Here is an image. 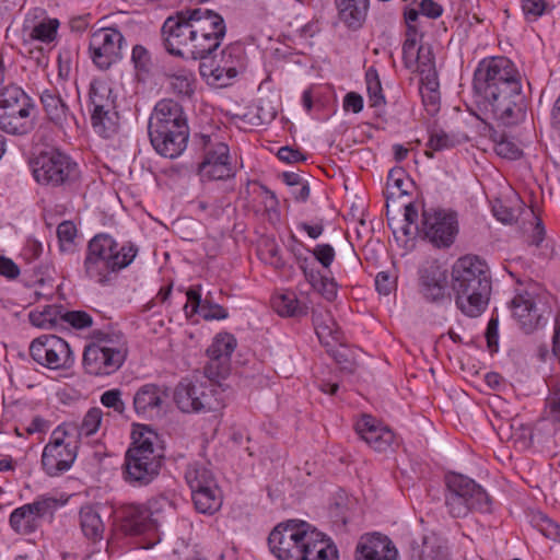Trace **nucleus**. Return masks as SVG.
<instances>
[{
	"label": "nucleus",
	"mask_w": 560,
	"mask_h": 560,
	"mask_svg": "<svg viewBox=\"0 0 560 560\" xmlns=\"http://www.w3.org/2000/svg\"><path fill=\"white\" fill-rule=\"evenodd\" d=\"M268 545L279 560H338L337 548L303 521L277 525L269 534Z\"/></svg>",
	"instance_id": "obj_1"
},
{
	"label": "nucleus",
	"mask_w": 560,
	"mask_h": 560,
	"mask_svg": "<svg viewBox=\"0 0 560 560\" xmlns=\"http://www.w3.org/2000/svg\"><path fill=\"white\" fill-rule=\"evenodd\" d=\"M455 304L468 317H478L487 308L492 281L489 266L477 256L459 258L453 267Z\"/></svg>",
	"instance_id": "obj_2"
},
{
	"label": "nucleus",
	"mask_w": 560,
	"mask_h": 560,
	"mask_svg": "<svg viewBox=\"0 0 560 560\" xmlns=\"http://www.w3.org/2000/svg\"><path fill=\"white\" fill-rule=\"evenodd\" d=\"M132 439L125 454L122 477L132 487H145L160 475L164 460L163 447L159 434L145 424L138 425Z\"/></svg>",
	"instance_id": "obj_3"
},
{
	"label": "nucleus",
	"mask_w": 560,
	"mask_h": 560,
	"mask_svg": "<svg viewBox=\"0 0 560 560\" xmlns=\"http://www.w3.org/2000/svg\"><path fill=\"white\" fill-rule=\"evenodd\" d=\"M137 254L138 247L135 244H119L110 234L98 233L88 242L84 273L90 280L105 285L114 275L127 268Z\"/></svg>",
	"instance_id": "obj_4"
},
{
	"label": "nucleus",
	"mask_w": 560,
	"mask_h": 560,
	"mask_svg": "<svg viewBox=\"0 0 560 560\" xmlns=\"http://www.w3.org/2000/svg\"><path fill=\"white\" fill-rule=\"evenodd\" d=\"M445 483V505L453 517H465L470 511L490 512V497L472 479L451 472Z\"/></svg>",
	"instance_id": "obj_5"
},
{
	"label": "nucleus",
	"mask_w": 560,
	"mask_h": 560,
	"mask_svg": "<svg viewBox=\"0 0 560 560\" xmlns=\"http://www.w3.org/2000/svg\"><path fill=\"white\" fill-rule=\"evenodd\" d=\"M32 98L15 84L0 91V129L12 136H24L34 129Z\"/></svg>",
	"instance_id": "obj_6"
},
{
	"label": "nucleus",
	"mask_w": 560,
	"mask_h": 560,
	"mask_svg": "<svg viewBox=\"0 0 560 560\" xmlns=\"http://www.w3.org/2000/svg\"><path fill=\"white\" fill-rule=\"evenodd\" d=\"M521 79V73L509 58H485L475 70L474 89L477 94L492 95L495 91L522 86Z\"/></svg>",
	"instance_id": "obj_7"
},
{
	"label": "nucleus",
	"mask_w": 560,
	"mask_h": 560,
	"mask_svg": "<svg viewBox=\"0 0 560 560\" xmlns=\"http://www.w3.org/2000/svg\"><path fill=\"white\" fill-rule=\"evenodd\" d=\"M478 107L483 114L482 121L493 119L503 126H513L525 116V97L522 86L495 91L491 94H478Z\"/></svg>",
	"instance_id": "obj_8"
},
{
	"label": "nucleus",
	"mask_w": 560,
	"mask_h": 560,
	"mask_svg": "<svg viewBox=\"0 0 560 560\" xmlns=\"http://www.w3.org/2000/svg\"><path fill=\"white\" fill-rule=\"evenodd\" d=\"M35 180L45 186L69 185L78 178V165L70 156L57 150L40 152L31 161Z\"/></svg>",
	"instance_id": "obj_9"
},
{
	"label": "nucleus",
	"mask_w": 560,
	"mask_h": 560,
	"mask_svg": "<svg viewBox=\"0 0 560 560\" xmlns=\"http://www.w3.org/2000/svg\"><path fill=\"white\" fill-rule=\"evenodd\" d=\"M219 387L212 383L184 378L174 390V400L183 412H209L223 406Z\"/></svg>",
	"instance_id": "obj_10"
},
{
	"label": "nucleus",
	"mask_w": 560,
	"mask_h": 560,
	"mask_svg": "<svg viewBox=\"0 0 560 560\" xmlns=\"http://www.w3.org/2000/svg\"><path fill=\"white\" fill-rule=\"evenodd\" d=\"M110 85L95 80L90 86L91 124L94 131L103 138H109L117 129L118 115Z\"/></svg>",
	"instance_id": "obj_11"
},
{
	"label": "nucleus",
	"mask_w": 560,
	"mask_h": 560,
	"mask_svg": "<svg viewBox=\"0 0 560 560\" xmlns=\"http://www.w3.org/2000/svg\"><path fill=\"white\" fill-rule=\"evenodd\" d=\"M66 424L58 425L42 454V467L48 476H59L68 471L77 458V442L69 440L70 431Z\"/></svg>",
	"instance_id": "obj_12"
},
{
	"label": "nucleus",
	"mask_w": 560,
	"mask_h": 560,
	"mask_svg": "<svg viewBox=\"0 0 560 560\" xmlns=\"http://www.w3.org/2000/svg\"><path fill=\"white\" fill-rule=\"evenodd\" d=\"M98 342L85 347L83 353V366L91 375H109L116 372L127 357V349L112 347L110 340L102 331H94Z\"/></svg>",
	"instance_id": "obj_13"
},
{
	"label": "nucleus",
	"mask_w": 560,
	"mask_h": 560,
	"mask_svg": "<svg viewBox=\"0 0 560 560\" xmlns=\"http://www.w3.org/2000/svg\"><path fill=\"white\" fill-rule=\"evenodd\" d=\"M32 359L50 370H69L74 364V355L69 343L56 335H42L30 346Z\"/></svg>",
	"instance_id": "obj_14"
},
{
	"label": "nucleus",
	"mask_w": 560,
	"mask_h": 560,
	"mask_svg": "<svg viewBox=\"0 0 560 560\" xmlns=\"http://www.w3.org/2000/svg\"><path fill=\"white\" fill-rule=\"evenodd\" d=\"M431 244L439 248L450 247L458 233L457 217L442 209H424L421 226H415Z\"/></svg>",
	"instance_id": "obj_15"
},
{
	"label": "nucleus",
	"mask_w": 560,
	"mask_h": 560,
	"mask_svg": "<svg viewBox=\"0 0 560 560\" xmlns=\"http://www.w3.org/2000/svg\"><path fill=\"white\" fill-rule=\"evenodd\" d=\"M512 316L518 327L530 334L546 325L549 310L534 291L518 292L510 302Z\"/></svg>",
	"instance_id": "obj_16"
},
{
	"label": "nucleus",
	"mask_w": 560,
	"mask_h": 560,
	"mask_svg": "<svg viewBox=\"0 0 560 560\" xmlns=\"http://www.w3.org/2000/svg\"><path fill=\"white\" fill-rule=\"evenodd\" d=\"M191 16L189 9H186L164 21L161 32L164 47L171 55L189 58L191 38H195Z\"/></svg>",
	"instance_id": "obj_17"
},
{
	"label": "nucleus",
	"mask_w": 560,
	"mask_h": 560,
	"mask_svg": "<svg viewBox=\"0 0 560 560\" xmlns=\"http://www.w3.org/2000/svg\"><path fill=\"white\" fill-rule=\"evenodd\" d=\"M125 44V38L117 28H100L90 38V57L98 69L107 70L122 58Z\"/></svg>",
	"instance_id": "obj_18"
},
{
	"label": "nucleus",
	"mask_w": 560,
	"mask_h": 560,
	"mask_svg": "<svg viewBox=\"0 0 560 560\" xmlns=\"http://www.w3.org/2000/svg\"><path fill=\"white\" fill-rule=\"evenodd\" d=\"M203 144V160L198 165V174L202 179L222 180L234 176L230 163L228 144L213 141L210 136H201Z\"/></svg>",
	"instance_id": "obj_19"
},
{
	"label": "nucleus",
	"mask_w": 560,
	"mask_h": 560,
	"mask_svg": "<svg viewBox=\"0 0 560 560\" xmlns=\"http://www.w3.org/2000/svg\"><path fill=\"white\" fill-rule=\"evenodd\" d=\"M57 508V499L42 497L13 510L9 520L10 526L16 534L30 535L37 530L45 517H52Z\"/></svg>",
	"instance_id": "obj_20"
},
{
	"label": "nucleus",
	"mask_w": 560,
	"mask_h": 560,
	"mask_svg": "<svg viewBox=\"0 0 560 560\" xmlns=\"http://www.w3.org/2000/svg\"><path fill=\"white\" fill-rule=\"evenodd\" d=\"M167 387L147 383L133 394L132 408L142 420H155L164 416L167 408Z\"/></svg>",
	"instance_id": "obj_21"
},
{
	"label": "nucleus",
	"mask_w": 560,
	"mask_h": 560,
	"mask_svg": "<svg viewBox=\"0 0 560 560\" xmlns=\"http://www.w3.org/2000/svg\"><path fill=\"white\" fill-rule=\"evenodd\" d=\"M149 133L178 132L189 133L187 118L180 104L173 100H162L155 105L149 118Z\"/></svg>",
	"instance_id": "obj_22"
},
{
	"label": "nucleus",
	"mask_w": 560,
	"mask_h": 560,
	"mask_svg": "<svg viewBox=\"0 0 560 560\" xmlns=\"http://www.w3.org/2000/svg\"><path fill=\"white\" fill-rule=\"evenodd\" d=\"M241 65L240 49L236 46H228L221 51V59L215 66L201 62L199 71L202 78L211 85L225 86L230 80L237 75Z\"/></svg>",
	"instance_id": "obj_23"
},
{
	"label": "nucleus",
	"mask_w": 560,
	"mask_h": 560,
	"mask_svg": "<svg viewBox=\"0 0 560 560\" xmlns=\"http://www.w3.org/2000/svg\"><path fill=\"white\" fill-rule=\"evenodd\" d=\"M392 540L380 533L362 535L355 547V560H397Z\"/></svg>",
	"instance_id": "obj_24"
},
{
	"label": "nucleus",
	"mask_w": 560,
	"mask_h": 560,
	"mask_svg": "<svg viewBox=\"0 0 560 560\" xmlns=\"http://www.w3.org/2000/svg\"><path fill=\"white\" fill-rule=\"evenodd\" d=\"M355 431L360 438L377 452H384L394 442V433L387 427L370 415H363L355 424Z\"/></svg>",
	"instance_id": "obj_25"
},
{
	"label": "nucleus",
	"mask_w": 560,
	"mask_h": 560,
	"mask_svg": "<svg viewBox=\"0 0 560 560\" xmlns=\"http://www.w3.org/2000/svg\"><path fill=\"white\" fill-rule=\"evenodd\" d=\"M153 510L142 505L129 504L121 509L122 528L131 535H139L154 528L156 520L152 518Z\"/></svg>",
	"instance_id": "obj_26"
},
{
	"label": "nucleus",
	"mask_w": 560,
	"mask_h": 560,
	"mask_svg": "<svg viewBox=\"0 0 560 560\" xmlns=\"http://www.w3.org/2000/svg\"><path fill=\"white\" fill-rule=\"evenodd\" d=\"M189 12L190 15H192L191 21L195 34L199 32L211 37L217 36L221 44L226 34V25L223 18L219 13L209 9H189Z\"/></svg>",
	"instance_id": "obj_27"
},
{
	"label": "nucleus",
	"mask_w": 560,
	"mask_h": 560,
	"mask_svg": "<svg viewBox=\"0 0 560 560\" xmlns=\"http://www.w3.org/2000/svg\"><path fill=\"white\" fill-rule=\"evenodd\" d=\"M154 150L162 156L175 159L186 149L189 133L178 132H155L149 133Z\"/></svg>",
	"instance_id": "obj_28"
},
{
	"label": "nucleus",
	"mask_w": 560,
	"mask_h": 560,
	"mask_svg": "<svg viewBox=\"0 0 560 560\" xmlns=\"http://www.w3.org/2000/svg\"><path fill=\"white\" fill-rule=\"evenodd\" d=\"M338 15L349 28L357 30L364 22L369 9V0H335Z\"/></svg>",
	"instance_id": "obj_29"
},
{
	"label": "nucleus",
	"mask_w": 560,
	"mask_h": 560,
	"mask_svg": "<svg viewBox=\"0 0 560 560\" xmlns=\"http://www.w3.org/2000/svg\"><path fill=\"white\" fill-rule=\"evenodd\" d=\"M40 102L48 119L56 126L63 127L69 116V107L61 96L54 91L45 90Z\"/></svg>",
	"instance_id": "obj_30"
},
{
	"label": "nucleus",
	"mask_w": 560,
	"mask_h": 560,
	"mask_svg": "<svg viewBox=\"0 0 560 560\" xmlns=\"http://www.w3.org/2000/svg\"><path fill=\"white\" fill-rule=\"evenodd\" d=\"M275 312L282 317L300 318L307 314L308 307L299 301L294 292H284L272 299Z\"/></svg>",
	"instance_id": "obj_31"
},
{
	"label": "nucleus",
	"mask_w": 560,
	"mask_h": 560,
	"mask_svg": "<svg viewBox=\"0 0 560 560\" xmlns=\"http://www.w3.org/2000/svg\"><path fill=\"white\" fill-rule=\"evenodd\" d=\"M185 479L189 486L191 493L207 488L218 486L212 471L200 463H192L187 466Z\"/></svg>",
	"instance_id": "obj_32"
},
{
	"label": "nucleus",
	"mask_w": 560,
	"mask_h": 560,
	"mask_svg": "<svg viewBox=\"0 0 560 560\" xmlns=\"http://www.w3.org/2000/svg\"><path fill=\"white\" fill-rule=\"evenodd\" d=\"M80 524L84 536L91 540H101L104 534V523L97 510L85 505L80 510Z\"/></svg>",
	"instance_id": "obj_33"
},
{
	"label": "nucleus",
	"mask_w": 560,
	"mask_h": 560,
	"mask_svg": "<svg viewBox=\"0 0 560 560\" xmlns=\"http://www.w3.org/2000/svg\"><path fill=\"white\" fill-rule=\"evenodd\" d=\"M237 346L236 339L231 334H219L207 349V354L212 361L225 364L230 361L232 353Z\"/></svg>",
	"instance_id": "obj_34"
},
{
	"label": "nucleus",
	"mask_w": 560,
	"mask_h": 560,
	"mask_svg": "<svg viewBox=\"0 0 560 560\" xmlns=\"http://www.w3.org/2000/svg\"><path fill=\"white\" fill-rule=\"evenodd\" d=\"M196 510L202 514H213L222 505L221 492L218 486L191 493Z\"/></svg>",
	"instance_id": "obj_35"
},
{
	"label": "nucleus",
	"mask_w": 560,
	"mask_h": 560,
	"mask_svg": "<svg viewBox=\"0 0 560 560\" xmlns=\"http://www.w3.org/2000/svg\"><path fill=\"white\" fill-rule=\"evenodd\" d=\"M171 91L184 97H190L195 92L196 77L187 69H180L173 73H166Z\"/></svg>",
	"instance_id": "obj_36"
},
{
	"label": "nucleus",
	"mask_w": 560,
	"mask_h": 560,
	"mask_svg": "<svg viewBox=\"0 0 560 560\" xmlns=\"http://www.w3.org/2000/svg\"><path fill=\"white\" fill-rule=\"evenodd\" d=\"M410 560H451V556L439 540L425 538L421 546L412 549Z\"/></svg>",
	"instance_id": "obj_37"
},
{
	"label": "nucleus",
	"mask_w": 560,
	"mask_h": 560,
	"mask_svg": "<svg viewBox=\"0 0 560 560\" xmlns=\"http://www.w3.org/2000/svg\"><path fill=\"white\" fill-rule=\"evenodd\" d=\"M421 291L423 296L429 301L435 302L443 299L445 293V277L438 270L431 273L425 270L421 276Z\"/></svg>",
	"instance_id": "obj_38"
},
{
	"label": "nucleus",
	"mask_w": 560,
	"mask_h": 560,
	"mask_svg": "<svg viewBox=\"0 0 560 560\" xmlns=\"http://www.w3.org/2000/svg\"><path fill=\"white\" fill-rule=\"evenodd\" d=\"M315 331L320 342L329 345L328 339L338 340V328L334 318L328 312H313Z\"/></svg>",
	"instance_id": "obj_39"
},
{
	"label": "nucleus",
	"mask_w": 560,
	"mask_h": 560,
	"mask_svg": "<svg viewBox=\"0 0 560 560\" xmlns=\"http://www.w3.org/2000/svg\"><path fill=\"white\" fill-rule=\"evenodd\" d=\"M416 59L417 63L411 70L420 73L422 83L428 81L430 84H436V71L431 47L423 45Z\"/></svg>",
	"instance_id": "obj_40"
},
{
	"label": "nucleus",
	"mask_w": 560,
	"mask_h": 560,
	"mask_svg": "<svg viewBox=\"0 0 560 560\" xmlns=\"http://www.w3.org/2000/svg\"><path fill=\"white\" fill-rule=\"evenodd\" d=\"M191 40L189 58L195 60L207 58L221 45L217 36L211 37L199 32L196 33L195 38H191Z\"/></svg>",
	"instance_id": "obj_41"
},
{
	"label": "nucleus",
	"mask_w": 560,
	"mask_h": 560,
	"mask_svg": "<svg viewBox=\"0 0 560 560\" xmlns=\"http://www.w3.org/2000/svg\"><path fill=\"white\" fill-rule=\"evenodd\" d=\"M330 354L342 371L354 373L358 366L355 350L340 343L330 350Z\"/></svg>",
	"instance_id": "obj_42"
},
{
	"label": "nucleus",
	"mask_w": 560,
	"mask_h": 560,
	"mask_svg": "<svg viewBox=\"0 0 560 560\" xmlns=\"http://www.w3.org/2000/svg\"><path fill=\"white\" fill-rule=\"evenodd\" d=\"M369 101L372 107H380L385 104L381 81L377 71L370 68L365 73Z\"/></svg>",
	"instance_id": "obj_43"
},
{
	"label": "nucleus",
	"mask_w": 560,
	"mask_h": 560,
	"mask_svg": "<svg viewBox=\"0 0 560 560\" xmlns=\"http://www.w3.org/2000/svg\"><path fill=\"white\" fill-rule=\"evenodd\" d=\"M60 250L73 253L75 249L77 226L71 221H62L57 228Z\"/></svg>",
	"instance_id": "obj_44"
},
{
	"label": "nucleus",
	"mask_w": 560,
	"mask_h": 560,
	"mask_svg": "<svg viewBox=\"0 0 560 560\" xmlns=\"http://www.w3.org/2000/svg\"><path fill=\"white\" fill-rule=\"evenodd\" d=\"M419 34L418 31H406V39L402 44V58L406 68L413 69V66L417 63V55H419L420 48L423 45L418 44Z\"/></svg>",
	"instance_id": "obj_45"
},
{
	"label": "nucleus",
	"mask_w": 560,
	"mask_h": 560,
	"mask_svg": "<svg viewBox=\"0 0 560 560\" xmlns=\"http://www.w3.org/2000/svg\"><path fill=\"white\" fill-rule=\"evenodd\" d=\"M58 27V20L45 19L32 28L30 37L34 40L51 43L56 38Z\"/></svg>",
	"instance_id": "obj_46"
},
{
	"label": "nucleus",
	"mask_w": 560,
	"mask_h": 560,
	"mask_svg": "<svg viewBox=\"0 0 560 560\" xmlns=\"http://www.w3.org/2000/svg\"><path fill=\"white\" fill-rule=\"evenodd\" d=\"M103 419V412L100 408H91L84 416L79 428V434L91 436L98 430Z\"/></svg>",
	"instance_id": "obj_47"
},
{
	"label": "nucleus",
	"mask_w": 560,
	"mask_h": 560,
	"mask_svg": "<svg viewBox=\"0 0 560 560\" xmlns=\"http://www.w3.org/2000/svg\"><path fill=\"white\" fill-rule=\"evenodd\" d=\"M494 152L508 160H517L522 156V150L517 143L508 137H501L499 141L494 142Z\"/></svg>",
	"instance_id": "obj_48"
},
{
	"label": "nucleus",
	"mask_w": 560,
	"mask_h": 560,
	"mask_svg": "<svg viewBox=\"0 0 560 560\" xmlns=\"http://www.w3.org/2000/svg\"><path fill=\"white\" fill-rule=\"evenodd\" d=\"M101 402L106 408L113 409L116 413L122 416L126 412V404L122 400V392L118 388L106 390L101 396Z\"/></svg>",
	"instance_id": "obj_49"
},
{
	"label": "nucleus",
	"mask_w": 560,
	"mask_h": 560,
	"mask_svg": "<svg viewBox=\"0 0 560 560\" xmlns=\"http://www.w3.org/2000/svg\"><path fill=\"white\" fill-rule=\"evenodd\" d=\"M544 415L545 420L552 423H560V382L555 386L552 393L547 398Z\"/></svg>",
	"instance_id": "obj_50"
},
{
	"label": "nucleus",
	"mask_w": 560,
	"mask_h": 560,
	"mask_svg": "<svg viewBox=\"0 0 560 560\" xmlns=\"http://www.w3.org/2000/svg\"><path fill=\"white\" fill-rule=\"evenodd\" d=\"M456 143L457 141L455 140L454 137L447 135L445 131L441 129H434L430 133L428 147L433 151H441L454 148Z\"/></svg>",
	"instance_id": "obj_51"
},
{
	"label": "nucleus",
	"mask_w": 560,
	"mask_h": 560,
	"mask_svg": "<svg viewBox=\"0 0 560 560\" xmlns=\"http://www.w3.org/2000/svg\"><path fill=\"white\" fill-rule=\"evenodd\" d=\"M534 522L539 532L547 538L560 541V525L549 518L547 515L539 514L534 517Z\"/></svg>",
	"instance_id": "obj_52"
},
{
	"label": "nucleus",
	"mask_w": 560,
	"mask_h": 560,
	"mask_svg": "<svg viewBox=\"0 0 560 560\" xmlns=\"http://www.w3.org/2000/svg\"><path fill=\"white\" fill-rule=\"evenodd\" d=\"M131 60L138 71L143 73H148L150 71L152 65L151 56L143 46L136 45L132 48Z\"/></svg>",
	"instance_id": "obj_53"
},
{
	"label": "nucleus",
	"mask_w": 560,
	"mask_h": 560,
	"mask_svg": "<svg viewBox=\"0 0 560 560\" xmlns=\"http://www.w3.org/2000/svg\"><path fill=\"white\" fill-rule=\"evenodd\" d=\"M57 310L54 306H46L45 310L38 314L31 313V322L38 327L46 328L56 324Z\"/></svg>",
	"instance_id": "obj_54"
},
{
	"label": "nucleus",
	"mask_w": 560,
	"mask_h": 560,
	"mask_svg": "<svg viewBox=\"0 0 560 560\" xmlns=\"http://www.w3.org/2000/svg\"><path fill=\"white\" fill-rule=\"evenodd\" d=\"M61 317L77 329H83L92 325V317L84 311L66 312Z\"/></svg>",
	"instance_id": "obj_55"
},
{
	"label": "nucleus",
	"mask_w": 560,
	"mask_h": 560,
	"mask_svg": "<svg viewBox=\"0 0 560 560\" xmlns=\"http://www.w3.org/2000/svg\"><path fill=\"white\" fill-rule=\"evenodd\" d=\"M200 290V285L191 287L188 289L186 293L188 303H186L184 307L187 315L197 314L202 308L203 304Z\"/></svg>",
	"instance_id": "obj_56"
},
{
	"label": "nucleus",
	"mask_w": 560,
	"mask_h": 560,
	"mask_svg": "<svg viewBox=\"0 0 560 560\" xmlns=\"http://www.w3.org/2000/svg\"><path fill=\"white\" fill-rule=\"evenodd\" d=\"M312 254L324 268H328L335 259V249L329 244L316 245Z\"/></svg>",
	"instance_id": "obj_57"
},
{
	"label": "nucleus",
	"mask_w": 560,
	"mask_h": 560,
	"mask_svg": "<svg viewBox=\"0 0 560 560\" xmlns=\"http://www.w3.org/2000/svg\"><path fill=\"white\" fill-rule=\"evenodd\" d=\"M375 288L382 295H389L396 288V279L389 272L381 271L375 277Z\"/></svg>",
	"instance_id": "obj_58"
},
{
	"label": "nucleus",
	"mask_w": 560,
	"mask_h": 560,
	"mask_svg": "<svg viewBox=\"0 0 560 560\" xmlns=\"http://www.w3.org/2000/svg\"><path fill=\"white\" fill-rule=\"evenodd\" d=\"M199 314L203 317L206 320H221L225 319L229 316V313L226 308L219 304H203L202 308L200 310Z\"/></svg>",
	"instance_id": "obj_59"
},
{
	"label": "nucleus",
	"mask_w": 560,
	"mask_h": 560,
	"mask_svg": "<svg viewBox=\"0 0 560 560\" xmlns=\"http://www.w3.org/2000/svg\"><path fill=\"white\" fill-rule=\"evenodd\" d=\"M387 186L395 187L400 191V195H408L406 189L405 171L401 167H393L387 177Z\"/></svg>",
	"instance_id": "obj_60"
},
{
	"label": "nucleus",
	"mask_w": 560,
	"mask_h": 560,
	"mask_svg": "<svg viewBox=\"0 0 560 560\" xmlns=\"http://www.w3.org/2000/svg\"><path fill=\"white\" fill-rule=\"evenodd\" d=\"M547 3L546 0H522V8L526 16L536 19L544 14Z\"/></svg>",
	"instance_id": "obj_61"
},
{
	"label": "nucleus",
	"mask_w": 560,
	"mask_h": 560,
	"mask_svg": "<svg viewBox=\"0 0 560 560\" xmlns=\"http://www.w3.org/2000/svg\"><path fill=\"white\" fill-rule=\"evenodd\" d=\"M525 214L530 215L534 219V230L532 235V244L539 246L540 243L544 241L545 237V226L542 224V221L536 215L535 211L529 208Z\"/></svg>",
	"instance_id": "obj_62"
},
{
	"label": "nucleus",
	"mask_w": 560,
	"mask_h": 560,
	"mask_svg": "<svg viewBox=\"0 0 560 560\" xmlns=\"http://www.w3.org/2000/svg\"><path fill=\"white\" fill-rule=\"evenodd\" d=\"M0 275L8 279H16L20 268L11 258L0 256Z\"/></svg>",
	"instance_id": "obj_63"
},
{
	"label": "nucleus",
	"mask_w": 560,
	"mask_h": 560,
	"mask_svg": "<svg viewBox=\"0 0 560 560\" xmlns=\"http://www.w3.org/2000/svg\"><path fill=\"white\" fill-rule=\"evenodd\" d=\"M486 339L488 343V348L491 350H495L498 347L499 339V320L497 317H492L486 329Z\"/></svg>",
	"instance_id": "obj_64"
}]
</instances>
